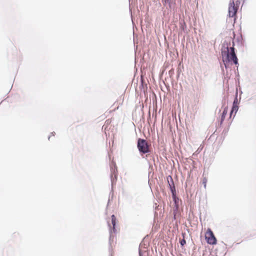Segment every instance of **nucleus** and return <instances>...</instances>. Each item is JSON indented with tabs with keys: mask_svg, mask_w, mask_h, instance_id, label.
Returning <instances> with one entry per match:
<instances>
[{
	"mask_svg": "<svg viewBox=\"0 0 256 256\" xmlns=\"http://www.w3.org/2000/svg\"><path fill=\"white\" fill-rule=\"evenodd\" d=\"M228 108L227 107L225 108H224V110L223 112H222V115L221 121H220L221 123H222V122L224 121V120L226 116V114L228 113Z\"/></svg>",
	"mask_w": 256,
	"mask_h": 256,
	"instance_id": "423d86ee",
	"label": "nucleus"
},
{
	"mask_svg": "<svg viewBox=\"0 0 256 256\" xmlns=\"http://www.w3.org/2000/svg\"><path fill=\"white\" fill-rule=\"evenodd\" d=\"M206 181H207V180L206 178H204V179H203V184H204V188L206 187Z\"/></svg>",
	"mask_w": 256,
	"mask_h": 256,
	"instance_id": "9b49d317",
	"label": "nucleus"
},
{
	"mask_svg": "<svg viewBox=\"0 0 256 256\" xmlns=\"http://www.w3.org/2000/svg\"><path fill=\"white\" fill-rule=\"evenodd\" d=\"M112 223L113 226V229H115L116 223V218L114 214L112 216Z\"/></svg>",
	"mask_w": 256,
	"mask_h": 256,
	"instance_id": "6e6552de",
	"label": "nucleus"
},
{
	"mask_svg": "<svg viewBox=\"0 0 256 256\" xmlns=\"http://www.w3.org/2000/svg\"><path fill=\"white\" fill-rule=\"evenodd\" d=\"M172 0H162V2L164 6H166L167 4L170 6V4Z\"/></svg>",
	"mask_w": 256,
	"mask_h": 256,
	"instance_id": "9d476101",
	"label": "nucleus"
},
{
	"mask_svg": "<svg viewBox=\"0 0 256 256\" xmlns=\"http://www.w3.org/2000/svg\"><path fill=\"white\" fill-rule=\"evenodd\" d=\"M138 148L139 151L143 154H146L150 152L148 142L144 139L139 138L138 140Z\"/></svg>",
	"mask_w": 256,
	"mask_h": 256,
	"instance_id": "f03ea898",
	"label": "nucleus"
},
{
	"mask_svg": "<svg viewBox=\"0 0 256 256\" xmlns=\"http://www.w3.org/2000/svg\"><path fill=\"white\" fill-rule=\"evenodd\" d=\"M238 100H237V98H236L233 102L232 108L231 110L230 114V117L232 116V115L234 112L236 114L237 112V111L238 110Z\"/></svg>",
	"mask_w": 256,
	"mask_h": 256,
	"instance_id": "39448f33",
	"label": "nucleus"
},
{
	"mask_svg": "<svg viewBox=\"0 0 256 256\" xmlns=\"http://www.w3.org/2000/svg\"><path fill=\"white\" fill-rule=\"evenodd\" d=\"M182 236L183 238L180 241V244L181 246H184V244H186V241L185 240L186 234L182 233Z\"/></svg>",
	"mask_w": 256,
	"mask_h": 256,
	"instance_id": "1a4fd4ad",
	"label": "nucleus"
},
{
	"mask_svg": "<svg viewBox=\"0 0 256 256\" xmlns=\"http://www.w3.org/2000/svg\"><path fill=\"white\" fill-rule=\"evenodd\" d=\"M170 178L172 180V178L171 176H170ZM172 186L170 184H169V186H170V188L171 191L172 192L173 196H175L176 190H175V188H174V184L173 181H172Z\"/></svg>",
	"mask_w": 256,
	"mask_h": 256,
	"instance_id": "0eeeda50",
	"label": "nucleus"
},
{
	"mask_svg": "<svg viewBox=\"0 0 256 256\" xmlns=\"http://www.w3.org/2000/svg\"><path fill=\"white\" fill-rule=\"evenodd\" d=\"M223 56V62L226 66L227 63L233 62L234 64H238V59L236 56L234 47H227L226 50L222 51Z\"/></svg>",
	"mask_w": 256,
	"mask_h": 256,
	"instance_id": "f257e3e1",
	"label": "nucleus"
},
{
	"mask_svg": "<svg viewBox=\"0 0 256 256\" xmlns=\"http://www.w3.org/2000/svg\"><path fill=\"white\" fill-rule=\"evenodd\" d=\"M238 6H236L234 1L230 2L228 7V14L230 17L234 18V21L236 20V15L237 12Z\"/></svg>",
	"mask_w": 256,
	"mask_h": 256,
	"instance_id": "20e7f679",
	"label": "nucleus"
},
{
	"mask_svg": "<svg viewBox=\"0 0 256 256\" xmlns=\"http://www.w3.org/2000/svg\"><path fill=\"white\" fill-rule=\"evenodd\" d=\"M205 238L206 242L210 244L214 245L216 244V239L210 228L207 230L205 234Z\"/></svg>",
	"mask_w": 256,
	"mask_h": 256,
	"instance_id": "7ed1b4c3",
	"label": "nucleus"
}]
</instances>
